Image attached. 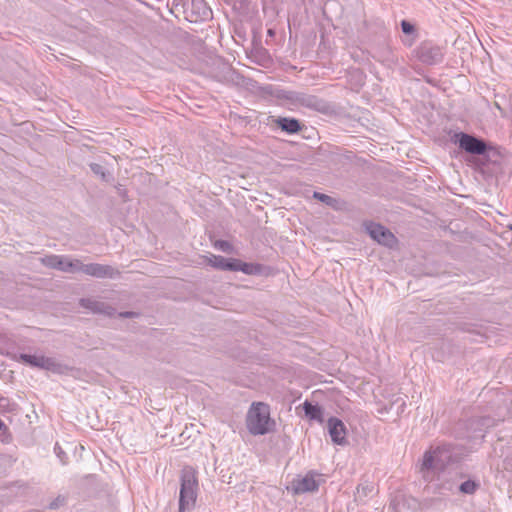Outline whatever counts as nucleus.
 Here are the masks:
<instances>
[{"instance_id":"nucleus-1","label":"nucleus","mask_w":512,"mask_h":512,"mask_svg":"<svg viewBox=\"0 0 512 512\" xmlns=\"http://www.w3.org/2000/svg\"><path fill=\"white\" fill-rule=\"evenodd\" d=\"M198 479L196 470L185 467L181 475V489L179 499V512H189L196 505Z\"/></svg>"},{"instance_id":"nucleus-2","label":"nucleus","mask_w":512,"mask_h":512,"mask_svg":"<svg viewBox=\"0 0 512 512\" xmlns=\"http://www.w3.org/2000/svg\"><path fill=\"white\" fill-rule=\"evenodd\" d=\"M272 425L269 406L263 402L253 403L246 416L249 432L253 435H263L270 431Z\"/></svg>"},{"instance_id":"nucleus-3","label":"nucleus","mask_w":512,"mask_h":512,"mask_svg":"<svg viewBox=\"0 0 512 512\" xmlns=\"http://www.w3.org/2000/svg\"><path fill=\"white\" fill-rule=\"evenodd\" d=\"M52 265L57 266L61 270L65 271H75V270H83L86 274L96 276V277H105V276H111L112 272L108 267H104L98 264H91V265H81L79 261H76L75 263L68 261V260H59L56 263H51Z\"/></svg>"},{"instance_id":"nucleus-4","label":"nucleus","mask_w":512,"mask_h":512,"mask_svg":"<svg viewBox=\"0 0 512 512\" xmlns=\"http://www.w3.org/2000/svg\"><path fill=\"white\" fill-rule=\"evenodd\" d=\"M327 425L332 441L338 445L345 444L347 432L344 423L340 419L332 417L328 420Z\"/></svg>"},{"instance_id":"nucleus-5","label":"nucleus","mask_w":512,"mask_h":512,"mask_svg":"<svg viewBox=\"0 0 512 512\" xmlns=\"http://www.w3.org/2000/svg\"><path fill=\"white\" fill-rule=\"evenodd\" d=\"M367 229L370 236L380 244L391 246L396 241L394 235L379 224H370Z\"/></svg>"},{"instance_id":"nucleus-6","label":"nucleus","mask_w":512,"mask_h":512,"mask_svg":"<svg viewBox=\"0 0 512 512\" xmlns=\"http://www.w3.org/2000/svg\"><path fill=\"white\" fill-rule=\"evenodd\" d=\"M459 144L461 148L472 154H483L486 150V145L483 141L467 134L461 136Z\"/></svg>"},{"instance_id":"nucleus-7","label":"nucleus","mask_w":512,"mask_h":512,"mask_svg":"<svg viewBox=\"0 0 512 512\" xmlns=\"http://www.w3.org/2000/svg\"><path fill=\"white\" fill-rule=\"evenodd\" d=\"M292 489L296 494L313 492L318 489V483L312 475L307 474L300 479L294 480Z\"/></svg>"},{"instance_id":"nucleus-8","label":"nucleus","mask_w":512,"mask_h":512,"mask_svg":"<svg viewBox=\"0 0 512 512\" xmlns=\"http://www.w3.org/2000/svg\"><path fill=\"white\" fill-rule=\"evenodd\" d=\"M446 449L444 447H436L427 451L423 457V467L430 469L435 466L436 462L440 459V456Z\"/></svg>"},{"instance_id":"nucleus-9","label":"nucleus","mask_w":512,"mask_h":512,"mask_svg":"<svg viewBox=\"0 0 512 512\" xmlns=\"http://www.w3.org/2000/svg\"><path fill=\"white\" fill-rule=\"evenodd\" d=\"M303 410H304L305 416L309 420H317L319 422L323 421V412H322L321 407H319L318 405H313L310 402L305 401L303 403Z\"/></svg>"},{"instance_id":"nucleus-10","label":"nucleus","mask_w":512,"mask_h":512,"mask_svg":"<svg viewBox=\"0 0 512 512\" xmlns=\"http://www.w3.org/2000/svg\"><path fill=\"white\" fill-rule=\"evenodd\" d=\"M207 262L214 268L232 271L233 259H225L222 256L211 255L207 258Z\"/></svg>"},{"instance_id":"nucleus-11","label":"nucleus","mask_w":512,"mask_h":512,"mask_svg":"<svg viewBox=\"0 0 512 512\" xmlns=\"http://www.w3.org/2000/svg\"><path fill=\"white\" fill-rule=\"evenodd\" d=\"M261 270L259 265L252 263H245L237 259H233L232 271H242L245 274H257Z\"/></svg>"},{"instance_id":"nucleus-12","label":"nucleus","mask_w":512,"mask_h":512,"mask_svg":"<svg viewBox=\"0 0 512 512\" xmlns=\"http://www.w3.org/2000/svg\"><path fill=\"white\" fill-rule=\"evenodd\" d=\"M276 122L282 130L288 133H296L301 129L300 124L296 119L280 118Z\"/></svg>"},{"instance_id":"nucleus-13","label":"nucleus","mask_w":512,"mask_h":512,"mask_svg":"<svg viewBox=\"0 0 512 512\" xmlns=\"http://www.w3.org/2000/svg\"><path fill=\"white\" fill-rule=\"evenodd\" d=\"M21 358L28 364L38 367H47L50 364L49 359H46L43 356H35V355H21Z\"/></svg>"},{"instance_id":"nucleus-14","label":"nucleus","mask_w":512,"mask_h":512,"mask_svg":"<svg viewBox=\"0 0 512 512\" xmlns=\"http://www.w3.org/2000/svg\"><path fill=\"white\" fill-rule=\"evenodd\" d=\"M477 487H478L477 483H475L474 481L468 480L461 484L460 490H461V492L466 493V494H473L476 491Z\"/></svg>"},{"instance_id":"nucleus-15","label":"nucleus","mask_w":512,"mask_h":512,"mask_svg":"<svg viewBox=\"0 0 512 512\" xmlns=\"http://www.w3.org/2000/svg\"><path fill=\"white\" fill-rule=\"evenodd\" d=\"M214 246L215 248L222 250L223 252L229 253L232 251V245L226 241H216Z\"/></svg>"},{"instance_id":"nucleus-16","label":"nucleus","mask_w":512,"mask_h":512,"mask_svg":"<svg viewBox=\"0 0 512 512\" xmlns=\"http://www.w3.org/2000/svg\"><path fill=\"white\" fill-rule=\"evenodd\" d=\"M64 501H65L64 497L59 496V497H57V498H56V500H55L54 502H52V503L50 504V506H49V507H50L51 509L58 508L60 505H62V504L64 503Z\"/></svg>"},{"instance_id":"nucleus-17","label":"nucleus","mask_w":512,"mask_h":512,"mask_svg":"<svg viewBox=\"0 0 512 512\" xmlns=\"http://www.w3.org/2000/svg\"><path fill=\"white\" fill-rule=\"evenodd\" d=\"M401 26H402L403 32L406 33V34L411 33L413 31V29H414L413 26L410 23L406 22V21H402Z\"/></svg>"},{"instance_id":"nucleus-18","label":"nucleus","mask_w":512,"mask_h":512,"mask_svg":"<svg viewBox=\"0 0 512 512\" xmlns=\"http://www.w3.org/2000/svg\"><path fill=\"white\" fill-rule=\"evenodd\" d=\"M314 197L319 199V200H321V201H323V202H327V203L330 200L329 196H327L325 194L317 193V192L314 193Z\"/></svg>"},{"instance_id":"nucleus-19","label":"nucleus","mask_w":512,"mask_h":512,"mask_svg":"<svg viewBox=\"0 0 512 512\" xmlns=\"http://www.w3.org/2000/svg\"><path fill=\"white\" fill-rule=\"evenodd\" d=\"M210 15H211V11L209 10V8L206 7L205 5H202V17H201V19H206Z\"/></svg>"},{"instance_id":"nucleus-20","label":"nucleus","mask_w":512,"mask_h":512,"mask_svg":"<svg viewBox=\"0 0 512 512\" xmlns=\"http://www.w3.org/2000/svg\"><path fill=\"white\" fill-rule=\"evenodd\" d=\"M3 427V422L0 420V430L2 429Z\"/></svg>"},{"instance_id":"nucleus-21","label":"nucleus","mask_w":512,"mask_h":512,"mask_svg":"<svg viewBox=\"0 0 512 512\" xmlns=\"http://www.w3.org/2000/svg\"><path fill=\"white\" fill-rule=\"evenodd\" d=\"M198 20H199L198 18L191 19V21H194V22H197Z\"/></svg>"}]
</instances>
